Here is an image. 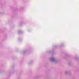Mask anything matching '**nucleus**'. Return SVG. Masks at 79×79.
<instances>
[{
    "label": "nucleus",
    "mask_w": 79,
    "mask_h": 79,
    "mask_svg": "<svg viewBox=\"0 0 79 79\" xmlns=\"http://www.w3.org/2000/svg\"><path fill=\"white\" fill-rule=\"evenodd\" d=\"M51 60L52 61H54V60H55V59H54V58H52L51 59Z\"/></svg>",
    "instance_id": "1"
}]
</instances>
